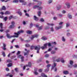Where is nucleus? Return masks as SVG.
Listing matches in <instances>:
<instances>
[{"label": "nucleus", "instance_id": "obj_1", "mask_svg": "<svg viewBox=\"0 0 77 77\" xmlns=\"http://www.w3.org/2000/svg\"><path fill=\"white\" fill-rule=\"evenodd\" d=\"M30 48L31 50H33L34 48L35 50H37V53H39V50L41 49V47L39 45L38 46H31L30 47Z\"/></svg>", "mask_w": 77, "mask_h": 77}, {"label": "nucleus", "instance_id": "obj_2", "mask_svg": "<svg viewBox=\"0 0 77 77\" xmlns=\"http://www.w3.org/2000/svg\"><path fill=\"white\" fill-rule=\"evenodd\" d=\"M14 34L16 35L10 36V34H7L6 35L8 38H12V37H14V38H18V37L19 34L17 32H14Z\"/></svg>", "mask_w": 77, "mask_h": 77}, {"label": "nucleus", "instance_id": "obj_3", "mask_svg": "<svg viewBox=\"0 0 77 77\" xmlns=\"http://www.w3.org/2000/svg\"><path fill=\"white\" fill-rule=\"evenodd\" d=\"M21 11V10L20 9H17V12L16 13L18 14V15H19L20 16H21L22 15V12L21 11Z\"/></svg>", "mask_w": 77, "mask_h": 77}, {"label": "nucleus", "instance_id": "obj_4", "mask_svg": "<svg viewBox=\"0 0 77 77\" xmlns=\"http://www.w3.org/2000/svg\"><path fill=\"white\" fill-rule=\"evenodd\" d=\"M37 70L38 69L37 68H35L34 69V72H33V73L35 75H38V73L37 72Z\"/></svg>", "mask_w": 77, "mask_h": 77}, {"label": "nucleus", "instance_id": "obj_5", "mask_svg": "<svg viewBox=\"0 0 77 77\" xmlns=\"http://www.w3.org/2000/svg\"><path fill=\"white\" fill-rule=\"evenodd\" d=\"M3 47L2 48V49L3 50H6V44L5 43H3Z\"/></svg>", "mask_w": 77, "mask_h": 77}, {"label": "nucleus", "instance_id": "obj_6", "mask_svg": "<svg viewBox=\"0 0 77 77\" xmlns=\"http://www.w3.org/2000/svg\"><path fill=\"white\" fill-rule=\"evenodd\" d=\"M62 27V26H56L55 27V29L56 30H59V29H60Z\"/></svg>", "mask_w": 77, "mask_h": 77}, {"label": "nucleus", "instance_id": "obj_7", "mask_svg": "<svg viewBox=\"0 0 77 77\" xmlns=\"http://www.w3.org/2000/svg\"><path fill=\"white\" fill-rule=\"evenodd\" d=\"M26 32L27 34H29V35H32V31H26Z\"/></svg>", "mask_w": 77, "mask_h": 77}, {"label": "nucleus", "instance_id": "obj_8", "mask_svg": "<svg viewBox=\"0 0 77 77\" xmlns=\"http://www.w3.org/2000/svg\"><path fill=\"white\" fill-rule=\"evenodd\" d=\"M63 73L65 75H66V74H69V72L67 70L64 71H63Z\"/></svg>", "mask_w": 77, "mask_h": 77}, {"label": "nucleus", "instance_id": "obj_9", "mask_svg": "<svg viewBox=\"0 0 77 77\" xmlns=\"http://www.w3.org/2000/svg\"><path fill=\"white\" fill-rule=\"evenodd\" d=\"M66 5L67 8H70V6H71L70 3H66Z\"/></svg>", "mask_w": 77, "mask_h": 77}, {"label": "nucleus", "instance_id": "obj_10", "mask_svg": "<svg viewBox=\"0 0 77 77\" xmlns=\"http://www.w3.org/2000/svg\"><path fill=\"white\" fill-rule=\"evenodd\" d=\"M34 20H35V21H38V20H39L38 19V17H36V16H34Z\"/></svg>", "mask_w": 77, "mask_h": 77}, {"label": "nucleus", "instance_id": "obj_11", "mask_svg": "<svg viewBox=\"0 0 77 77\" xmlns=\"http://www.w3.org/2000/svg\"><path fill=\"white\" fill-rule=\"evenodd\" d=\"M60 62H61L62 63H64L66 62V61L64 60L63 58H62L61 59Z\"/></svg>", "mask_w": 77, "mask_h": 77}, {"label": "nucleus", "instance_id": "obj_12", "mask_svg": "<svg viewBox=\"0 0 77 77\" xmlns=\"http://www.w3.org/2000/svg\"><path fill=\"white\" fill-rule=\"evenodd\" d=\"M7 67H9L12 66V63H9L7 65Z\"/></svg>", "mask_w": 77, "mask_h": 77}, {"label": "nucleus", "instance_id": "obj_13", "mask_svg": "<svg viewBox=\"0 0 77 77\" xmlns=\"http://www.w3.org/2000/svg\"><path fill=\"white\" fill-rule=\"evenodd\" d=\"M41 76L42 77H47V76L44 73H42L41 74Z\"/></svg>", "mask_w": 77, "mask_h": 77}, {"label": "nucleus", "instance_id": "obj_14", "mask_svg": "<svg viewBox=\"0 0 77 77\" xmlns=\"http://www.w3.org/2000/svg\"><path fill=\"white\" fill-rule=\"evenodd\" d=\"M7 62H8V63H12V60L10 59L7 60Z\"/></svg>", "mask_w": 77, "mask_h": 77}, {"label": "nucleus", "instance_id": "obj_15", "mask_svg": "<svg viewBox=\"0 0 77 77\" xmlns=\"http://www.w3.org/2000/svg\"><path fill=\"white\" fill-rule=\"evenodd\" d=\"M24 56H22L21 55H17L18 58H24Z\"/></svg>", "mask_w": 77, "mask_h": 77}, {"label": "nucleus", "instance_id": "obj_16", "mask_svg": "<svg viewBox=\"0 0 77 77\" xmlns=\"http://www.w3.org/2000/svg\"><path fill=\"white\" fill-rule=\"evenodd\" d=\"M73 63H74V61L72 60H70L69 61V64L71 65H72V66L73 65Z\"/></svg>", "mask_w": 77, "mask_h": 77}, {"label": "nucleus", "instance_id": "obj_17", "mask_svg": "<svg viewBox=\"0 0 77 77\" xmlns=\"http://www.w3.org/2000/svg\"><path fill=\"white\" fill-rule=\"evenodd\" d=\"M24 31L23 30H21L20 31L18 32L17 33L19 34H20V33H24Z\"/></svg>", "mask_w": 77, "mask_h": 77}, {"label": "nucleus", "instance_id": "obj_18", "mask_svg": "<svg viewBox=\"0 0 77 77\" xmlns=\"http://www.w3.org/2000/svg\"><path fill=\"white\" fill-rule=\"evenodd\" d=\"M67 16L68 17H69V18L70 19H71V18H72V16L71 15H70V14L69 13H68L67 14Z\"/></svg>", "mask_w": 77, "mask_h": 77}, {"label": "nucleus", "instance_id": "obj_19", "mask_svg": "<svg viewBox=\"0 0 77 77\" xmlns=\"http://www.w3.org/2000/svg\"><path fill=\"white\" fill-rule=\"evenodd\" d=\"M14 27H15V26L11 25L10 26L8 27V28H9V29H13V28H14Z\"/></svg>", "mask_w": 77, "mask_h": 77}, {"label": "nucleus", "instance_id": "obj_20", "mask_svg": "<svg viewBox=\"0 0 77 77\" xmlns=\"http://www.w3.org/2000/svg\"><path fill=\"white\" fill-rule=\"evenodd\" d=\"M43 8L42 7H39L38 6V7L37 8L38 10H42Z\"/></svg>", "mask_w": 77, "mask_h": 77}, {"label": "nucleus", "instance_id": "obj_21", "mask_svg": "<svg viewBox=\"0 0 77 77\" xmlns=\"http://www.w3.org/2000/svg\"><path fill=\"white\" fill-rule=\"evenodd\" d=\"M61 8V6L59 5H58L57 6V10H59Z\"/></svg>", "mask_w": 77, "mask_h": 77}, {"label": "nucleus", "instance_id": "obj_22", "mask_svg": "<svg viewBox=\"0 0 77 77\" xmlns=\"http://www.w3.org/2000/svg\"><path fill=\"white\" fill-rule=\"evenodd\" d=\"M14 70L16 72H19V71L18 70V68H15L14 69Z\"/></svg>", "mask_w": 77, "mask_h": 77}, {"label": "nucleus", "instance_id": "obj_23", "mask_svg": "<svg viewBox=\"0 0 77 77\" xmlns=\"http://www.w3.org/2000/svg\"><path fill=\"white\" fill-rule=\"evenodd\" d=\"M42 39L43 40V41H45V40H47V38L45 37H43Z\"/></svg>", "mask_w": 77, "mask_h": 77}, {"label": "nucleus", "instance_id": "obj_24", "mask_svg": "<svg viewBox=\"0 0 77 77\" xmlns=\"http://www.w3.org/2000/svg\"><path fill=\"white\" fill-rule=\"evenodd\" d=\"M60 60L61 59L60 58H58L56 60V62H60Z\"/></svg>", "mask_w": 77, "mask_h": 77}, {"label": "nucleus", "instance_id": "obj_25", "mask_svg": "<svg viewBox=\"0 0 77 77\" xmlns=\"http://www.w3.org/2000/svg\"><path fill=\"white\" fill-rule=\"evenodd\" d=\"M13 3H18V0H15L13 1Z\"/></svg>", "mask_w": 77, "mask_h": 77}, {"label": "nucleus", "instance_id": "obj_26", "mask_svg": "<svg viewBox=\"0 0 77 77\" xmlns=\"http://www.w3.org/2000/svg\"><path fill=\"white\" fill-rule=\"evenodd\" d=\"M33 27V23H32L31 22V23L29 24V28H32Z\"/></svg>", "mask_w": 77, "mask_h": 77}, {"label": "nucleus", "instance_id": "obj_27", "mask_svg": "<svg viewBox=\"0 0 77 77\" xmlns=\"http://www.w3.org/2000/svg\"><path fill=\"white\" fill-rule=\"evenodd\" d=\"M47 45L48 47H51V44L50 42H48L47 43Z\"/></svg>", "mask_w": 77, "mask_h": 77}, {"label": "nucleus", "instance_id": "obj_28", "mask_svg": "<svg viewBox=\"0 0 77 77\" xmlns=\"http://www.w3.org/2000/svg\"><path fill=\"white\" fill-rule=\"evenodd\" d=\"M25 47L26 48L30 47V45L28 44H26L25 45Z\"/></svg>", "mask_w": 77, "mask_h": 77}, {"label": "nucleus", "instance_id": "obj_29", "mask_svg": "<svg viewBox=\"0 0 77 77\" xmlns=\"http://www.w3.org/2000/svg\"><path fill=\"white\" fill-rule=\"evenodd\" d=\"M51 66V65L50 64H48L46 66V67L47 68H48L49 69V68Z\"/></svg>", "mask_w": 77, "mask_h": 77}, {"label": "nucleus", "instance_id": "obj_30", "mask_svg": "<svg viewBox=\"0 0 77 77\" xmlns=\"http://www.w3.org/2000/svg\"><path fill=\"white\" fill-rule=\"evenodd\" d=\"M42 62V58H40V60L37 61V63H40Z\"/></svg>", "mask_w": 77, "mask_h": 77}, {"label": "nucleus", "instance_id": "obj_31", "mask_svg": "<svg viewBox=\"0 0 77 77\" xmlns=\"http://www.w3.org/2000/svg\"><path fill=\"white\" fill-rule=\"evenodd\" d=\"M47 24L48 26H54V24H53V23H48Z\"/></svg>", "mask_w": 77, "mask_h": 77}, {"label": "nucleus", "instance_id": "obj_32", "mask_svg": "<svg viewBox=\"0 0 77 77\" xmlns=\"http://www.w3.org/2000/svg\"><path fill=\"white\" fill-rule=\"evenodd\" d=\"M49 71V69L47 68L46 69H45V72H48Z\"/></svg>", "mask_w": 77, "mask_h": 77}, {"label": "nucleus", "instance_id": "obj_33", "mask_svg": "<svg viewBox=\"0 0 77 77\" xmlns=\"http://www.w3.org/2000/svg\"><path fill=\"white\" fill-rule=\"evenodd\" d=\"M2 54L3 57H5V56H6V54H5V52L2 51Z\"/></svg>", "mask_w": 77, "mask_h": 77}, {"label": "nucleus", "instance_id": "obj_34", "mask_svg": "<svg viewBox=\"0 0 77 77\" xmlns=\"http://www.w3.org/2000/svg\"><path fill=\"white\" fill-rule=\"evenodd\" d=\"M52 2H53V0H49L48 2V4H50V3H52Z\"/></svg>", "mask_w": 77, "mask_h": 77}, {"label": "nucleus", "instance_id": "obj_35", "mask_svg": "<svg viewBox=\"0 0 77 77\" xmlns=\"http://www.w3.org/2000/svg\"><path fill=\"white\" fill-rule=\"evenodd\" d=\"M72 66L74 68H77V64H75L74 65H73Z\"/></svg>", "mask_w": 77, "mask_h": 77}, {"label": "nucleus", "instance_id": "obj_36", "mask_svg": "<svg viewBox=\"0 0 77 77\" xmlns=\"http://www.w3.org/2000/svg\"><path fill=\"white\" fill-rule=\"evenodd\" d=\"M4 14H5V15H7V14H10V12L8 11H6L4 13Z\"/></svg>", "mask_w": 77, "mask_h": 77}, {"label": "nucleus", "instance_id": "obj_37", "mask_svg": "<svg viewBox=\"0 0 77 77\" xmlns=\"http://www.w3.org/2000/svg\"><path fill=\"white\" fill-rule=\"evenodd\" d=\"M42 26H41L40 27H39L38 30H42Z\"/></svg>", "mask_w": 77, "mask_h": 77}, {"label": "nucleus", "instance_id": "obj_38", "mask_svg": "<svg viewBox=\"0 0 77 77\" xmlns=\"http://www.w3.org/2000/svg\"><path fill=\"white\" fill-rule=\"evenodd\" d=\"M41 11H38V16H39V17H40V16H41Z\"/></svg>", "mask_w": 77, "mask_h": 77}, {"label": "nucleus", "instance_id": "obj_39", "mask_svg": "<svg viewBox=\"0 0 77 77\" xmlns=\"http://www.w3.org/2000/svg\"><path fill=\"white\" fill-rule=\"evenodd\" d=\"M38 5H35L33 7V9H36V8H38Z\"/></svg>", "mask_w": 77, "mask_h": 77}, {"label": "nucleus", "instance_id": "obj_40", "mask_svg": "<svg viewBox=\"0 0 77 77\" xmlns=\"http://www.w3.org/2000/svg\"><path fill=\"white\" fill-rule=\"evenodd\" d=\"M56 53V51H52L51 52V54H55Z\"/></svg>", "mask_w": 77, "mask_h": 77}, {"label": "nucleus", "instance_id": "obj_41", "mask_svg": "<svg viewBox=\"0 0 77 77\" xmlns=\"http://www.w3.org/2000/svg\"><path fill=\"white\" fill-rule=\"evenodd\" d=\"M62 41L63 42H65V39L64 38V37H62Z\"/></svg>", "mask_w": 77, "mask_h": 77}, {"label": "nucleus", "instance_id": "obj_42", "mask_svg": "<svg viewBox=\"0 0 77 77\" xmlns=\"http://www.w3.org/2000/svg\"><path fill=\"white\" fill-rule=\"evenodd\" d=\"M67 66L68 67V68H72V67L73 66L72 65H70L69 64L67 65Z\"/></svg>", "mask_w": 77, "mask_h": 77}, {"label": "nucleus", "instance_id": "obj_43", "mask_svg": "<svg viewBox=\"0 0 77 77\" xmlns=\"http://www.w3.org/2000/svg\"><path fill=\"white\" fill-rule=\"evenodd\" d=\"M4 20L5 21H7V20H8V17H5L4 18Z\"/></svg>", "mask_w": 77, "mask_h": 77}, {"label": "nucleus", "instance_id": "obj_44", "mask_svg": "<svg viewBox=\"0 0 77 77\" xmlns=\"http://www.w3.org/2000/svg\"><path fill=\"white\" fill-rule=\"evenodd\" d=\"M20 53H21V51H18L16 54L17 56H18V55H19V54H20Z\"/></svg>", "mask_w": 77, "mask_h": 77}, {"label": "nucleus", "instance_id": "obj_45", "mask_svg": "<svg viewBox=\"0 0 77 77\" xmlns=\"http://www.w3.org/2000/svg\"><path fill=\"white\" fill-rule=\"evenodd\" d=\"M0 27L1 29L3 28V23H0Z\"/></svg>", "mask_w": 77, "mask_h": 77}, {"label": "nucleus", "instance_id": "obj_46", "mask_svg": "<svg viewBox=\"0 0 77 77\" xmlns=\"http://www.w3.org/2000/svg\"><path fill=\"white\" fill-rule=\"evenodd\" d=\"M55 67L57 66V63H54L53 65Z\"/></svg>", "mask_w": 77, "mask_h": 77}, {"label": "nucleus", "instance_id": "obj_47", "mask_svg": "<svg viewBox=\"0 0 77 77\" xmlns=\"http://www.w3.org/2000/svg\"><path fill=\"white\" fill-rule=\"evenodd\" d=\"M54 58H52V59L53 60V62L54 63H55V62H56V60H55L54 59Z\"/></svg>", "mask_w": 77, "mask_h": 77}, {"label": "nucleus", "instance_id": "obj_48", "mask_svg": "<svg viewBox=\"0 0 77 77\" xmlns=\"http://www.w3.org/2000/svg\"><path fill=\"white\" fill-rule=\"evenodd\" d=\"M27 5V2L24 1V2L22 3V5Z\"/></svg>", "mask_w": 77, "mask_h": 77}, {"label": "nucleus", "instance_id": "obj_49", "mask_svg": "<svg viewBox=\"0 0 77 77\" xmlns=\"http://www.w3.org/2000/svg\"><path fill=\"white\" fill-rule=\"evenodd\" d=\"M14 47L16 48H20V47H19L18 45H14Z\"/></svg>", "mask_w": 77, "mask_h": 77}, {"label": "nucleus", "instance_id": "obj_50", "mask_svg": "<svg viewBox=\"0 0 77 77\" xmlns=\"http://www.w3.org/2000/svg\"><path fill=\"white\" fill-rule=\"evenodd\" d=\"M9 30H7L5 31V32L6 33V35H7V34H8V32H9Z\"/></svg>", "mask_w": 77, "mask_h": 77}, {"label": "nucleus", "instance_id": "obj_51", "mask_svg": "<svg viewBox=\"0 0 77 77\" xmlns=\"http://www.w3.org/2000/svg\"><path fill=\"white\" fill-rule=\"evenodd\" d=\"M34 38H35V36H34V35H32V37L31 38V40H33V39Z\"/></svg>", "mask_w": 77, "mask_h": 77}, {"label": "nucleus", "instance_id": "obj_52", "mask_svg": "<svg viewBox=\"0 0 77 77\" xmlns=\"http://www.w3.org/2000/svg\"><path fill=\"white\" fill-rule=\"evenodd\" d=\"M34 38H35V36H34V35H32V37L31 38V40H33V39Z\"/></svg>", "mask_w": 77, "mask_h": 77}, {"label": "nucleus", "instance_id": "obj_53", "mask_svg": "<svg viewBox=\"0 0 77 77\" xmlns=\"http://www.w3.org/2000/svg\"><path fill=\"white\" fill-rule=\"evenodd\" d=\"M2 9V10H6V7H5V6H3Z\"/></svg>", "mask_w": 77, "mask_h": 77}, {"label": "nucleus", "instance_id": "obj_54", "mask_svg": "<svg viewBox=\"0 0 77 77\" xmlns=\"http://www.w3.org/2000/svg\"><path fill=\"white\" fill-rule=\"evenodd\" d=\"M28 65L30 66V67H31V66H32V63H31V62H28Z\"/></svg>", "mask_w": 77, "mask_h": 77}, {"label": "nucleus", "instance_id": "obj_55", "mask_svg": "<svg viewBox=\"0 0 77 77\" xmlns=\"http://www.w3.org/2000/svg\"><path fill=\"white\" fill-rule=\"evenodd\" d=\"M73 58H77V55H73Z\"/></svg>", "mask_w": 77, "mask_h": 77}, {"label": "nucleus", "instance_id": "obj_56", "mask_svg": "<svg viewBox=\"0 0 77 77\" xmlns=\"http://www.w3.org/2000/svg\"><path fill=\"white\" fill-rule=\"evenodd\" d=\"M69 23H67L66 24V27H69Z\"/></svg>", "mask_w": 77, "mask_h": 77}, {"label": "nucleus", "instance_id": "obj_57", "mask_svg": "<svg viewBox=\"0 0 77 77\" xmlns=\"http://www.w3.org/2000/svg\"><path fill=\"white\" fill-rule=\"evenodd\" d=\"M66 35L67 36H71V34L69 33H67Z\"/></svg>", "mask_w": 77, "mask_h": 77}, {"label": "nucleus", "instance_id": "obj_58", "mask_svg": "<svg viewBox=\"0 0 77 77\" xmlns=\"http://www.w3.org/2000/svg\"><path fill=\"white\" fill-rule=\"evenodd\" d=\"M11 73L13 75H14V74H15V72H14V71L13 70H12Z\"/></svg>", "mask_w": 77, "mask_h": 77}, {"label": "nucleus", "instance_id": "obj_59", "mask_svg": "<svg viewBox=\"0 0 77 77\" xmlns=\"http://www.w3.org/2000/svg\"><path fill=\"white\" fill-rule=\"evenodd\" d=\"M11 25L14 26H15V25H14L15 24V22H11Z\"/></svg>", "mask_w": 77, "mask_h": 77}, {"label": "nucleus", "instance_id": "obj_60", "mask_svg": "<svg viewBox=\"0 0 77 77\" xmlns=\"http://www.w3.org/2000/svg\"><path fill=\"white\" fill-rule=\"evenodd\" d=\"M38 72H42V69H40L38 70Z\"/></svg>", "mask_w": 77, "mask_h": 77}, {"label": "nucleus", "instance_id": "obj_61", "mask_svg": "<svg viewBox=\"0 0 77 77\" xmlns=\"http://www.w3.org/2000/svg\"><path fill=\"white\" fill-rule=\"evenodd\" d=\"M51 31V32H54V30L53 29V27H52L50 28Z\"/></svg>", "mask_w": 77, "mask_h": 77}, {"label": "nucleus", "instance_id": "obj_62", "mask_svg": "<svg viewBox=\"0 0 77 77\" xmlns=\"http://www.w3.org/2000/svg\"><path fill=\"white\" fill-rule=\"evenodd\" d=\"M44 46L45 48H47V43L44 44Z\"/></svg>", "mask_w": 77, "mask_h": 77}, {"label": "nucleus", "instance_id": "obj_63", "mask_svg": "<svg viewBox=\"0 0 77 77\" xmlns=\"http://www.w3.org/2000/svg\"><path fill=\"white\" fill-rule=\"evenodd\" d=\"M50 29V26H47L46 27L45 29Z\"/></svg>", "mask_w": 77, "mask_h": 77}, {"label": "nucleus", "instance_id": "obj_64", "mask_svg": "<svg viewBox=\"0 0 77 77\" xmlns=\"http://www.w3.org/2000/svg\"><path fill=\"white\" fill-rule=\"evenodd\" d=\"M40 21L41 22H44V20L43 18H41L40 20Z\"/></svg>", "mask_w": 77, "mask_h": 77}]
</instances>
